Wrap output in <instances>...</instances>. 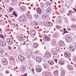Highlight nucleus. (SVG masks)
Returning a JSON list of instances; mask_svg holds the SVG:
<instances>
[{"label":"nucleus","mask_w":76,"mask_h":76,"mask_svg":"<svg viewBox=\"0 0 76 76\" xmlns=\"http://www.w3.org/2000/svg\"><path fill=\"white\" fill-rule=\"evenodd\" d=\"M21 69L22 70V71L24 72L25 71V70H26V68H25V66H23L22 65L21 67Z\"/></svg>","instance_id":"obj_22"},{"label":"nucleus","mask_w":76,"mask_h":76,"mask_svg":"<svg viewBox=\"0 0 76 76\" xmlns=\"http://www.w3.org/2000/svg\"><path fill=\"white\" fill-rule=\"evenodd\" d=\"M37 61H38V62H40V61H41V59L39 58L38 59H37V60H36Z\"/></svg>","instance_id":"obj_39"},{"label":"nucleus","mask_w":76,"mask_h":76,"mask_svg":"<svg viewBox=\"0 0 76 76\" xmlns=\"http://www.w3.org/2000/svg\"><path fill=\"white\" fill-rule=\"evenodd\" d=\"M26 15L28 17V19H32V15H30L29 14H26Z\"/></svg>","instance_id":"obj_18"},{"label":"nucleus","mask_w":76,"mask_h":76,"mask_svg":"<svg viewBox=\"0 0 76 76\" xmlns=\"http://www.w3.org/2000/svg\"><path fill=\"white\" fill-rule=\"evenodd\" d=\"M45 76H51V74L49 72H46L45 73Z\"/></svg>","instance_id":"obj_21"},{"label":"nucleus","mask_w":76,"mask_h":76,"mask_svg":"<svg viewBox=\"0 0 76 76\" xmlns=\"http://www.w3.org/2000/svg\"><path fill=\"white\" fill-rule=\"evenodd\" d=\"M53 38H57V34L56 33H54L52 36Z\"/></svg>","instance_id":"obj_20"},{"label":"nucleus","mask_w":76,"mask_h":76,"mask_svg":"<svg viewBox=\"0 0 76 76\" xmlns=\"http://www.w3.org/2000/svg\"><path fill=\"white\" fill-rule=\"evenodd\" d=\"M56 50L57 51H58L60 50V48L59 47H58L56 49Z\"/></svg>","instance_id":"obj_41"},{"label":"nucleus","mask_w":76,"mask_h":76,"mask_svg":"<svg viewBox=\"0 0 76 76\" xmlns=\"http://www.w3.org/2000/svg\"><path fill=\"white\" fill-rule=\"evenodd\" d=\"M48 17V15H45V18H47Z\"/></svg>","instance_id":"obj_46"},{"label":"nucleus","mask_w":76,"mask_h":76,"mask_svg":"<svg viewBox=\"0 0 76 76\" xmlns=\"http://www.w3.org/2000/svg\"><path fill=\"white\" fill-rule=\"evenodd\" d=\"M18 58L22 62V61H23L24 58L23 56H22L21 55H19L18 56Z\"/></svg>","instance_id":"obj_9"},{"label":"nucleus","mask_w":76,"mask_h":76,"mask_svg":"<svg viewBox=\"0 0 76 76\" xmlns=\"http://www.w3.org/2000/svg\"><path fill=\"white\" fill-rule=\"evenodd\" d=\"M48 63H49V64H50V65H53L54 64V62L52 60L49 61L48 62Z\"/></svg>","instance_id":"obj_19"},{"label":"nucleus","mask_w":76,"mask_h":76,"mask_svg":"<svg viewBox=\"0 0 76 76\" xmlns=\"http://www.w3.org/2000/svg\"><path fill=\"white\" fill-rule=\"evenodd\" d=\"M59 64H60L61 65H64V64L65 63V62L64 61H59Z\"/></svg>","instance_id":"obj_26"},{"label":"nucleus","mask_w":76,"mask_h":76,"mask_svg":"<svg viewBox=\"0 0 76 76\" xmlns=\"http://www.w3.org/2000/svg\"><path fill=\"white\" fill-rule=\"evenodd\" d=\"M69 50L70 51H74L75 50V49L72 45H71L69 48Z\"/></svg>","instance_id":"obj_11"},{"label":"nucleus","mask_w":76,"mask_h":76,"mask_svg":"<svg viewBox=\"0 0 76 76\" xmlns=\"http://www.w3.org/2000/svg\"><path fill=\"white\" fill-rule=\"evenodd\" d=\"M59 46L60 47H65L66 46V45H65V43H64V42L62 40L60 41V43L59 45Z\"/></svg>","instance_id":"obj_6"},{"label":"nucleus","mask_w":76,"mask_h":76,"mask_svg":"<svg viewBox=\"0 0 76 76\" xmlns=\"http://www.w3.org/2000/svg\"><path fill=\"white\" fill-rule=\"evenodd\" d=\"M74 59L75 60H76V56H75L74 57Z\"/></svg>","instance_id":"obj_59"},{"label":"nucleus","mask_w":76,"mask_h":76,"mask_svg":"<svg viewBox=\"0 0 76 76\" xmlns=\"http://www.w3.org/2000/svg\"><path fill=\"white\" fill-rule=\"evenodd\" d=\"M58 72L57 71H55L54 72V75L55 76H57V75H58Z\"/></svg>","instance_id":"obj_28"},{"label":"nucleus","mask_w":76,"mask_h":76,"mask_svg":"<svg viewBox=\"0 0 76 76\" xmlns=\"http://www.w3.org/2000/svg\"><path fill=\"white\" fill-rule=\"evenodd\" d=\"M54 60L55 61L56 63H57V59H54Z\"/></svg>","instance_id":"obj_55"},{"label":"nucleus","mask_w":76,"mask_h":76,"mask_svg":"<svg viewBox=\"0 0 76 76\" xmlns=\"http://www.w3.org/2000/svg\"><path fill=\"white\" fill-rule=\"evenodd\" d=\"M2 32V29L0 28V34Z\"/></svg>","instance_id":"obj_51"},{"label":"nucleus","mask_w":76,"mask_h":76,"mask_svg":"<svg viewBox=\"0 0 76 76\" xmlns=\"http://www.w3.org/2000/svg\"><path fill=\"white\" fill-rule=\"evenodd\" d=\"M51 11V7H49L46 11V13H49V12H50Z\"/></svg>","instance_id":"obj_17"},{"label":"nucleus","mask_w":76,"mask_h":76,"mask_svg":"<svg viewBox=\"0 0 76 76\" xmlns=\"http://www.w3.org/2000/svg\"><path fill=\"white\" fill-rule=\"evenodd\" d=\"M56 28H59V29L61 27H60V26H56Z\"/></svg>","instance_id":"obj_44"},{"label":"nucleus","mask_w":76,"mask_h":76,"mask_svg":"<svg viewBox=\"0 0 76 76\" xmlns=\"http://www.w3.org/2000/svg\"><path fill=\"white\" fill-rule=\"evenodd\" d=\"M6 42H7V43L10 45V44H12L13 43V41L12 39H10V38H7L6 39Z\"/></svg>","instance_id":"obj_4"},{"label":"nucleus","mask_w":76,"mask_h":76,"mask_svg":"<svg viewBox=\"0 0 76 76\" xmlns=\"http://www.w3.org/2000/svg\"><path fill=\"white\" fill-rule=\"evenodd\" d=\"M30 34L31 35H35L36 34V31L34 30H32L30 31Z\"/></svg>","instance_id":"obj_12"},{"label":"nucleus","mask_w":76,"mask_h":76,"mask_svg":"<svg viewBox=\"0 0 76 76\" xmlns=\"http://www.w3.org/2000/svg\"><path fill=\"white\" fill-rule=\"evenodd\" d=\"M18 40L22 42V41H23L25 39L23 37H20V38L19 39H18Z\"/></svg>","instance_id":"obj_24"},{"label":"nucleus","mask_w":76,"mask_h":76,"mask_svg":"<svg viewBox=\"0 0 76 76\" xmlns=\"http://www.w3.org/2000/svg\"><path fill=\"white\" fill-rule=\"evenodd\" d=\"M61 73L62 75H64L66 73V71L64 70H62L61 72Z\"/></svg>","instance_id":"obj_35"},{"label":"nucleus","mask_w":76,"mask_h":76,"mask_svg":"<svg viewBox=\"0 0 76 76\" xmlns=\"http://www.w3.org/2000/svg\"><path fill=\"white\" fill-rule=\"evenodd\" d=\"M9 23H10V24L11 23H12V22L11 21H9Z\"/></svg>","instance_id":"obj_62"},{"label":"nucleus","mask_w":76,"mask_h":76,"mask_svg":"<svg viewBox=\"0 0 76 76\" xmlns=\"http://www.w3.org/2000/svg\"><path fill=\"white\" fill-rule=\"evenodd\" d=\"M12 10H13V8H10V12H12Z\"/></svg>","instance_id":"obj_48"},{"label":"nucleus","mask_w":76,"mask_h":76,"mask_svg":"<svg viewBox=\"0 0 76 76\" xmlns=\"http://www.w3.org/2000/svg\"><path fill=\"white\" fill-rule=\"evenodd\" d=\"M26 42H25L24 43H23V45H25Z\"/></svg>","instance_id":"obj_61"},{"label":"nucleus","mask_w":76,"mask_h":76,"mask_svg":"<svg viewBox=\"0 0 76 76\" xmlns=\"http://www.w3.org/2000/svg\"><path fill=\"white\" fill-rule=\"evenodd\" d=\"M68 68L69 70H73V68L72 66L71 65H69V66H68Z\"/></svg>","instance_id":"obj_23"},{"label":"nucleus","mask_w":76,"mask_h":76,"mask_svg":"<svg viewBox=\"0 0 76 76\" xmlns=\"http://www.w3.org/2000/svg\"><path fill=\"white\" fill-rule=\"evenodd\" d=\"M53 55L55 56V57L57 56L58 55V53L57 52H55L53 53Z\"/></svg>","instance_id":"obj_32"},{"label":"nucleus","mask_w":76,"mask_h":76,"mask_svg":"<svg viewBox=\"0 0 76 76\" xmlns=\"http://www.w3.org/2000/svg\"><path fill=\"white\" fill-rule=\"evenodd\" d=\"M31 69L32 72L33 73H34V68H32Z\"/></svg>","instance_id":"obj_49"},{"label":"nucleus","mask_w":76,"mask_h":76,"mask_svg":"<svg viewBox=\"0 0 76 76\" xmlns=\"http://www.w3.org/2000/svg\"><path fill=\"white\" fill-rule=\"evenodd\" d=\"M68 29L69 31H70L71 30V28H68Z\"/></svg>","instance_id":"obj_60"},{"label":"nucleus","mask_w":76,"mask_h":76,"mask_svg":"<svg viewBox=\"0 0 76 76\" xmlns=\"http://www.w3.org/2000/svg\"><path fill=\"white\" fill-rule=\"evenodd\" d=\"M0 38H2V39H3L4 40V36L3 35H0Z\"/></svg>","instance_id":"obj_38"},{"label":"nucleus","mask_w":76,"mask_h":76,"mask_svg":"<svg viewBox=\"0 0 76 76\" xmlns=\"http://www.w3.org/2000/svg\"><path fill=\"white\" fill-rule=\"evenodd\" d=\"M36 71L37 72H41L42 71V68L40 66L37 65L36 66Z\"/></svg>","instance_id":"obj_3"},{"label":"nucleus","mask_w":76,"mask_h":76,"mask_svg":"<svg viewBox=\"0 0 76 76\" xmlns=\"http://www.w3.org/2000/svg\"><path fill=\"white\" fill-rule=\"evenodd\" d=\"M42 18H43V19H44V18H45V15H43L42 16Z\"/></svg>","instance_id":"obj_50"},{"label":"nucleus","mask_w":76,"mask_h":76,"mask_svg":"<svg viewBox=\"0 0 76 76\" xmlns=\"http://www.w3.org/2000/svg\"><path fill=\"white\" fill-rule=\"evenodd\" d=\"M73 9L74 10V11H75V12H76V9L75 8H73Z\"/></svg>","instance_id":"obj_58"},{"label":"nucleus","mask_w":76,"mask_h":76,"mask_svg":"<svg viewBox=\"0 0 76 76\" xmlns=\"http://www.w3.org/2000/svg\"><path fill=\"white\" fill-rule=\"evenodd\" d=\"M26 20V18L24 15L21 16L20 18V21L21 22L25 21Z\"/></svg>","instance_id":"obj_5"},{"label":"nucleus","mask_w":76,"mask_h":76,"mask_svg":"<svg viewBox=\"0 0 76 76\" xmlns=\"http://www.w3.org/2000/svg\"><path fill=\"white\" fill-rule=\"evenodd\" d=\"M18 0H12V1L14 4H17V1Z\"/></svg>","instance_id":"obj_31"},{"label":"nucleus","mask_w":76,"mask_h":76,"mask_svg":"<svg viewBox=\"0 0 76 76\" xmlns=\"http://www.w3.org/2000/svg\"><path fill=\"white\" fill-rule=\"evenodd\" d=\"M9 59H10V60H15V59H14V58L12 56H10V57Z\"/></svg>","instance_id":"obj_36"},{"label":"nucleus","mask_w":76,"mask_h":76,"mask_svg":"<svg viewBox=\"0 0 76 76\" xmlns=\"http://www.w3.org/2000/svg\"><path fill=\"white\" fill-rule=\"evenodd\" d=\"M64 56L65 58H69L70 57V54L69 53L67 52H66L64 53Z\"/></svg>","instance_id":"obj_7"},{"label":"nucleus","mask_w":76,"mask_h":76,"mask_svg":"<svg viewBox=\"0 0 76 76\" xmlns=\"http://www.w3.org/2000/svg\"><path fill=\"white\" fill-rule=\"evenodd\" d=\"M52 44L53 45H55L56 44V40L54 39H52L51 41Z\"/></svg>","instance_id":"obj_14"},{"label":"nucleus","mask_w":76,"mask_h":76,"mask_svg":"<svg viewBox=\"0 0 76 76\" xmlns=\"http://www.w3.org/2000/svg\"><path fill=\"white\" fill-rule=\"evenodd\" d=\"M0 46L5 48L6 47V42L4 41L2 42H0Z\"/></svg>","instance_id":"obj_1"},{"label":"nucleus","mask_w":76,"mask_h":76,"mask_svg":"<svg viewBox=\"0 0 76 76\" xmlns=\"http://www.w3.org/2000/svg\"><path fill=\"white\" fill-rule=\"evenodd\" d=\"M37 39V37H35L34 38V40Z\"/></svg>","instance_id":"obj_63"},{"label":"nucleus","mask_w":76,"mask_h":76,"mask_svg":"<svg viewBox=\"0 0 76 76\" xmlns=\"http://www.w3.org/2000/svg\"><path fill=\"white\" fill-rule=\"evenodd\" d=\"M66 41L68 42H72V38L70 37H66Z\"/></svg>","instance_id":"obj_10"},{"label":"nucleus","mask_w":76,"mask_h":76,"mask_svg":"<svg viewBox=\"0 0 76 76\" xmlns=\"http://www.w3.org/2000/svg\"><path fill=\"white\" fill-rule=\"evenodd\" d=\"M28 74L26 73L25 74H24L23 75H22V76H27Z\"/></svg>","instance_id":"obj_45"},{"label":"nucleus","mask_w":76,"mask_h":76,"mask_svg":"<svg viewBox=\"0 0 76 76\" xmlns=\"http://www.w3.org/2000/svg\"><path fill=\"white\" fill-rule=\"evenodd\" d=\"M43 66L45 69H48L49 67V65L47 63H45L43 65Z\"/></svg>","instance_id":"obj_16"},{"label":"nucleus","mask_w":76,"mask_h":76,"mask_svg":"<svg viewBox=\"0 0 76 76\" xmlns=\"http://www.w3.org/2000/svg\"><path fill=\"white\" fill-rule=\"evenodd\" d=\"M34 16L35 19H38V18L39 15H38L37 14H36L34 15Z\"/></svg>","instance_id":"obj_30"},{"label":"nucleus","mask_w":76,"mask_h":76,"mask_svg":"<svg viewBox=\"0 0 76 76\" xmlns=\"http://www.w3.org/2000/svg\"><path fill=\"white\" fill-rule=\"evenodd\" d=\"M2 64L4 66H7L8 64V61L5 58H3L2 60Z\"/></svg>","instance_id":"obj_2"},{"label":"nucleus","mask_w":76,"mask_h":76,"mask_svg":"<svg viewBox=\"0 0 76 76\" xmlns=\"http://www.w3.org/2000/svg\"><path fill=\"white\" fill-rule=\"evenodd\" d=\"M36 12L39 14H41V13H42L41 8L40 7L37 8L36 10Z\"/></svg>","instance_id":"obj_8"},{"label":"nucleus","mask_w":76,"mask_h":76,"mask_svg":"<svg viewBox=\"0 0 76 76\" xmlns=\"http://www.w3.org/2000/svg\"><path fill=\"white\" fill-rule=\"evenodd\" d=\"M39 57L38 56H37L36 58V60H37L39 59Z\"/></svg>","instance_id":"obj_53"},{"label":"nucleus","mask_w":76,"mask_h":76,"mask_svg":"<svg viewBox=\"0 0 76 76\" xmlns=\"http://www.w3.org/2000/svg\"><path fill=\"white\" fill-rule=\"evenodd\" d=\"M38 45L37 44L35 43L33 45V48H37L38 47Z\"/></svg>","instance_id":"obj_27"},{"label":"nucleus","mask_w":76,"mask_h":76,"mask_svg":"<svg viewBox=\"0 0 76 76\" xmlns=\"http://www.w3.org/2000/svg\"><path fill=\"white\" fill-rule=\"evenodd\" d=\"M69 15H72V10H70L69 11Z\"/></svg>","instance_id":"obj_43"},{"label":"nucleus","mask_w":76,"mask_h":76,"mask_svg":"<svg viewBox=\"0 0 76 76\" xmlns=\"http://www.w3.org/2000/svg\"><path fill=\"white\" fill-rule=\"evenodd\" d=\"M40 5H41V6H42V7H43V6H44V4L42 2H41L40 3Z\"/></svg>","instance_id":"obj_42"},{"label":"nucleus","mask_w":76,"mask_h":76,"mask_svg":"<svg viewBox=\"0 0 76 76\" xmlns=\"http://www.w3.org/2000/svg\"><path fill=\"white\" fill-rule=\"evenodd\" d=\"M45 39L47 41H49L50 40H51V38L50 37H48V36H45Z\"/></svg>","instance_id":"obj_15"},{"label":"nucleus","mask_w":76,"mask_h":76,"mask_svg":"<svg viewBox=\"0 0 76 76\" xmlns=\"http://www.w3.org/2000/svg\"><path fill=\"white\" fill-rule=\"evenodd\" d=\"M46 24H47V26H52V23L51 22H48V23H47Z\"/></svg>","instance_id":"obj_29"},{"label":"nucleus","mask_w":76,"mask_h":76,"mask_svg":"<svg viewBox=\"0 0 76 76\" xmlns=\"http://www.w3.org/2000/svg\"><path fill=\"white\" fill-rule=\"evenodd\" d=\"M0 10H2V8L1 7H0Z\"/></svg>","instance_id":"obj_64"},{"label":"nucleus","mask_w":76,"mask_h":76,"mask_svg":"<svg viewBox=\"0 0 76 76\" xmlns=\"http://www.w3.org/2000/svg\"><path fill=\"white\" fill-rule=\"evenodd\" d=\"M0 52L1 54H3L4 52V50L1 48H0Z\"/></svg>","instance_id":"obj_25"},{"label":"nucleus","mask_w":76,"mask_h":76,"mask_svg":"<svg viewBox=\"0 0 76 76\" xmlns=\"http://www.w3.org/2000/svg\"><path fill=\"white\" fill-rule=\"evenodd\" d=\"M20 10H22V11H23V7H20Z\"/></svg>","instance_id":"obj_57"},{"label":"nucleus","mask_w":76,"mask_h":76,"mask_svg":"<svg viewBox=\"0 0 76 76\" xmlns=\"http://www.w3.org/2000/svg\"><path fill=\"white\" fill-rule=\"evenodd\" d=\"M8 50H10L12 49V47H9V48H8Z\"/></svg>","instance_id":"obj_56"},{"label":"nucleus","mask_w":76,"mask_h":76,"mask_svg":"<svg viewBox=\"0 0 76 76\" xmlns=\"http://www.w3.org/2000/svg\"><path fill=\"white\" fill-rule=\"evenodd\" d=\"M45 57H46V58H48L51 57V55L49 53H47L45 54Z\"/></svg>","instance_id":"obj_13"},{"label":"nucleus","mask_w":76,"mask_h":76,"mask_svg":"<svg viewBox=\"0 0 76 76\" xmlns=\"http://www.w3.org/2000/svg\"><path fill=\"white\" fill-rule=\"evenodd\" d=\"M23 11H25L26 10V8H25V7L23 6Z\"/></svg>","instance_id":"obj_40"},{"label":"nucleus","mask_w":76,"mask_h":76,"mask_svg":"<svg viewBox=\"0 0 76 76\" xmlns=\"http://www.w3.org/2000/svg\"><path fill=\"white\" fill-rule=\"evenodd\" d=\"M7 3H9L10 0H5Z\"/></svg>","instance_id":"obj_52"},{"label":"nucleus","mask_w":76,"mask_h":76,"mask_svg":"<svg viewBox=\"0 0 76 76\" xmlns=\"http://www.w3.org/2000/svg\"><path fill=\"white\" fill-rule=\"evenodd\" d=\"M13 15L15 16L16 17V16H18V15L16 14V12H15V11H14L13 12Z\"/></svg>","instance_id":"obj_37"},{"label":"nucleus","mask_w":76,"mask_h":76,"mask_svg":"<svg viewBox=\"0 0 76 76\" xmlns=\"http://www.w3.org/2000/svg\"><path fill=\"white\" fill-rule=\"evenodd\" d=\"M6 73H7V74H8V73H9V71L8 70L7 71H6Z\"/></svg>","instance_id":"obj_54"},{"label":"nucleus","mask_w":76,"mask_h":76,"mask_svg":"<svg viewBox=\"0 0 76 76\" xmlns=\"http://www.w3.org/2000/svg\"><path fill=\"white\" fill-rule=\"evenodd\" d=\"M71 28H76V24H72L71 26Z\"/></svg>","instance_id":"obj_34"},{"label":"nucleus","mask_w":76,"mask_h":76,"mask_svg":"<svg viewBox=\"0 0 76 76\" xmlns=\"http://www.w3.org/2000/svg\"><path fill=\"white\" fill-rule=\"evenodd\" d=\"M20 36H17V38L18 39L20 38Z\"/></svg>","instance_id":"obj_47"},{"label":"nucleus","mask_w":76,"mask_h":76,"mask_svg":"<svg viewBox=\"0 0 76 76\" xmlns=\"http://www.w3.org/2000/svg\"><path fill=\"white\" fill-rule=\"evenodd\" d=\"M64 34H66V33H68V32L66 31V28H64Z\"/></svg>","instance_id":"obj_33"}]
</instances>
